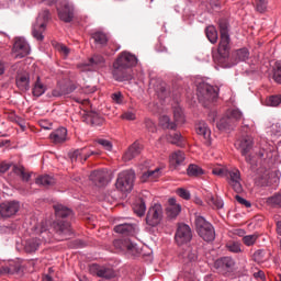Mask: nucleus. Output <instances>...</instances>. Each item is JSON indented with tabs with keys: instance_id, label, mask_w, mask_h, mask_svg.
Listing matches in <instances>:
<instances>
[{
	"instance_id": "1",
	"label": "nucleus",
	"mask_w": 281,
	"mask_h": 281,
	"mask_svg": "<svg viewBox=\"0 0 281 281\" xmlns=\"http://www.w3.org/2000/svg\"><path fill=\"white\" fill-rule=\"evenodd\" d=\"M235 147L243 157L245 161L252 167L258 166V159L271 158V151H273V146L265 143L260 146L259 151H256V156L249 155L254 148V137L250 135L243 136L235 143Z\"/></svg>"
},
{
	"instance_id": "2",
	"label": "nucleus",
	"mask_w": 281,
	"mask_h": 281,
	"mask_svg": "<svg viewBox=\"0 0 281 281\" xmlns=\"http://www.w3.org/2000/svg\"><path fill=\"white\" fill-rule=\"evenodd\" d=\"M137 65V57L128 52H123L116 57L112 65V77L119 82L133 79L131 67Z\"/></svg>"
},
{
	"instance_id": "3",
	"label": "nucleus",
	"mask_w": 281,
	"mask_h": 281,
	"mask_svg": "<svg viewBox=\"0 0 281 281\" xmlns=\"http://www.w3.org/2000/svg\"><path fill=\"white\" fill-rule=\"evenodd\" d=\"M220 27V43L217 53L220 56V63H224L225 59L229 58L231 49H232V40L229 35V24L227 21L222 20L218 23Z\"/></svg>"
},
{
	"instance_id": "4",
	"label": "nucleus",
	"mask_w": 281,
	"mask_h": 281,
	"mask_svg": "<svg viewBox=\"0 0 281 281\" xmlns=\"http://www.w3.org/2000/svg\"><path fill=\"white\" fill-rule=\"evenodd\" d=\"M196 95L203 106L209 108L210 103H213L218 98V89L203 82L198 85Z\"/></svg>"
},
{
	"instance_id": "5",
	"label": "nucleus",
	"mask_w": 281,
	"mask_h": 281,
	"mask_svg": "<svg viewBox=\"0 0 281 281\" xmlns=\"http://www.w3.org/2000/svg\"><path fill=\"white\" fill-rule=\"evenodd\" d=\"M195 229L198 235L205 241L210 243L215 240L216 233L211 223L205 220V217L195 218Z\"/></svg>"
},
{
	"instance_id": "6",
	"label": "nucleus",
	"mask_w": 281,
	"mask_h": 281,
	"mask_svg": "<svg viewBox=\"0 0 281 281\" xmlns=\"http://www.w3.org/2000/svg\"><path fill=\"white\" fill-rule=\"evenodd\" d=\"M135 181V171L130 169V170H124L119 173V178H116V190L123 192V193H128L133 190Z\"/></svg>"
},
{
	"instance_id": "7",
	"label": "nucleus",
	"mask_w": 281,
	"mask_h": 281,
	"mask_svg": "<svg viewBox=\"0 0 281 281\" xmlns=\"http://www.w3.org/2000/svg\"><path fill=\"white\" fill-rule=\"evenodd\" d=\"M50 19V13L48 10H44L42 13H40L36 23L33 25V36L37 41H43V32L45 31L46 27V22Z\"/></svg>"
},
{
	"instance_id": "8",
	"label": "nucleus",
	"mask_w": 281,
	"mask_h": 281,
	"mask_svg": "<svg viewBox=\"0 0 281 281\" xmlns=\"http://www.w3.org/2000/svg\"><path fill=\"white\" fill-rule=\"evenodd\" d=\"M164 216V209L161 204H153L149 206L146 214V224L148 226L155 227L160 224Z\"/></svg>"
},
{
	"instance_id": "9",
	"label": "nucleus",
	"mask_w": 281,
	"mask_h": 281,
	"mask_svg": "<svg viewBox=\"0 0 281 281\" xmlns=\"http://www.w3.org/2000/svg\"><path fill=\"white\" fill-rule=\"evenodd\" d=\"M193 238L192 229L186 224H179L175 233V241L178 246L190 243Z\"/></svg>"
},
{
	"instance_id": "10",
	"label": "nucleus",
	"mask_w": 281,
	"mask_h": 281,
	"mask_svg": "<svg viewBox=\"0 0 281 281\" xmlns=\"http://www.w3.org/2000/svg\"><path fill=\"white\" fill-rule=\"evenodd\" d=\"M225 177L228 184L236 193L240 194L244 192V187L241 183V172L239 169L227 170Z\"/></svg>"
},
{
	"instance_id": "11",
	"label": "nucleus",
	"mask_w": 281,
	"mask_h": 281,
	"mask_svg": "<svg viewBox=\"0 0 281 281\" xmlns=\"http://www.w3.org/2000/svg\"><path fill=\"white\" fill-rule=\"evenodd\" d=\"M179 259L183 265H192L198 261L199 254L196 246H188L179 251Z\"/></svg>"
},
{
	"instance_id": "12",
	"label": "nucleus",
	"mask_w": 281,
	"mask_h": 281,
	"mask_svg": "<svg viewBox=\"0 0 281 281\" xmlns=\"http://www.w3.org/2000/svg\"><path fill=\"white\" fill-rule=\"evenodd\" d=\"M14 58H25L30 54V46L22 37H16L12 48Z\"/></svg>"
},
{
	"instance_id": "13",
	"label": "nucleus",
	"mask_w": 281,
	"mask_h": 281,
	"mask_svg": "<svg viewBox=\"0 0 281 281\" xmlns=\"http://www.w3.org/2000/svg\"><path fill=\"white\" fill-rule=\"evenodd\" d=\"M20 210L19 202L12 201V202H3L0 204V215L4 218H9L13 215H15Z\"/></svg>"
},
{
	"instance_id": "14",
	"label": "nucleus",
	"mask_w": 281,
	"mask_h": 281,
	"mask_svg": "<svg viewBox=\"0 0 281 281\" xmlns=\"http://www.w3.org/2000/svg\"><path fill=\"white\" fill-rule=\"evenodd\" d=\"M85 150H86V148L76 149L74 151H70L69 157L71 159V162L87 161L91 156H100L101 155L100 150H92L89 154H85L83 153Z\"/></svg>"
},
{
	"instance_id": "15",
	"label": "nucleus",
	"mask_w": 281,
	"mask_h": 281,
	"mask_svg": "<svg viewBox=\"0 0 281 281\" xmlns=\"http://www.w3.org/2000/svg\"><path fill=\"white\" fill-rule=\"evenodd\" d=\"M57 11L59 19L66 23L71 22L75 16V9L68 2H65L60 7H58Z\"/></svg>"
},
{
	"instance_id": "16",
	"label": "nucleus",
	"mask_w": 281,
	"mask_h": 281,
	"mask_svg": "<svg viewBox=\"0 0 281 281\" xmlns=\"http://www.w3.org/2000/svg\"><path fill=\"white\" fill-rule=\"evenodd\" d=\"M90 272H91V274H97L98 277L104 278V279H108V280L115 277V273L112 269L104 268V267H101L99 265L90 266Z\"/></svg>"
},
{
	"instance_id": "17",
	"label": "nucleus",
	"mask_w": 281,
	"mask_h": 281,
	"mask_svg": "<svg viewBox=\"0 0 281 281\" xmlns=\"http://www.w3.org/2000/svg\"><path fill=\"white\" fill-rule=\"evenodd\" d=\"M142 150L143 145L139 144L138 142H134L132 145H130L127 151L123 154V160H125V162L133 160L134 158L140 155Z\"/></svg>"
},
{
	"instance_id": "18",
	"label": "nucleus",
	"mask_w": 281,
	"mask_h": 281,
	"mask_svg": "<svg viewBox=\"0 0 281 281\" xmlns=\"http://www.w3.org/2000/svg\"><path fill=\"white\" fill-rule=\"evenodd\" d=\"M195 132L199 136H202L203 139L205 140V145H211V135L212 132L207 125V123H205L204 121L199 122L195 125Z\"/></svg>"
},
{
	"instance_id": "19",
	"label": "nucleus",
	"mask_w": 281,
	"mask_h": 281,
	"mask_svg": "<svg viewBox=\"0 0 281 281\" xmlns=\"http://www.w3.org/2000/svg\"><path fill=\"white\" fill-rule=\"evenodd\" d=\"M90 180L97 187H104L108 182V172L105 170H94L90 175Z\"/></svg>"
},
{
	"instance_id": "20",
	"label": "nucleus",
	"mask_w": 281,
	"mask_h": 281,
	"mask_svg": "<svg viewBox=\"0 0 281 281\" xmlns=\"http://www.w3.org/2000/svg\"><path fill=\"white\" fill-rule=\"evenodd\" d=\"M117 244L121 245V249H123L128 256L136 257L139 254V249L131 239L116 241V245Z\"/></svg>"
},
{
	"instance_id": "21",
	"label": "nucleus",
	"mask_w": 281,
	"mask_h": 281,
	"mask_svg": "<svg viewBox=\"0 0 281 281\" xmlns=\"http://www.w3.org/2000/svg\"><path fill=\"white\" fill-rule=\"evenodd\" d=\"M35 233L38 235L41 244L49 243L52 239V234L48 232V225L46 222H43L38 227H35Z\"/></svg>"
},
{
	"instance_id": "22",
	"label": "nucleus",
	"mask_w": 281,
	"mask_h": 281,
	"mask_svg": "<svg viewBox=\"0 0 281 281\" xmlns=\"http://www.w3.org/2000/svg\"><path fill=\"white\" fill-rule=\"evenodd\" d=\"M186 160V154L182 150H176L169 156V165L177 169L179 166H182Z\"/></svg>"
},
{
	"instance_id": "23",
	"label": "nucleus",
	"mask_w": 281,
	"mask_h": 281,
	"mask_svg": "<svg viewBox=\"0 0 281 281\" xmlns=\"http://www.w3.org/2000/svg\"><path fill=\"white\" fill-rule=\"evenodd\" d=\"M181 212L180 204H177V200L175 198H169L168 206L166 209L167 216L169 218H176Z\"/></svg>"
},
{
	"instance_id": "24",
	"label": "nucleus",
	"mask_w": 281,
	"mask_h": 281,
	"mask_svg": "<svg viewBox=\"0 0 281 281\" xmlns=\"http://www.w3.org/2000/svg\"><path fill=\"white\" fill-rule=\"evenodd\" d=\"M234 266L235 260L229 257H223L214 262V268H216L220 272L232 269Z\"/></svg>"
},
{
	"instance_id": "25",
	"label": "nucleus",
	"mask_w": 281,
	"mask_h": 281,
	"mask_svg": "<svg viewBox=\"0 0 281 281\" xmlns=\"http://www.w3.org/2000/svg\"><path fill=\"white\" fill-rule=\"evenodd\" d=\"M167 140L172 144L176 145L178 147H183L186 145V139L182 136V134L180 132H171L167 135Z\"/></svg>"
},
{
	"instance_id": "26",
	"label": "nucleus",
	"mask_w": 281,
	"mask_h": 281,
	"mask_svg": "<svg viewBox=\"0 0 281 281\" xmlns=\"http://www.w3.org/2000/svg\"><path fill=\"white\" fill-rule=\"evenodd\" d=\"M114 232L123 236H134L135 226L133 224H121L114 226Z\"/></svg>"
},
{
	"instance_id": "27",
	"label": "nucleus",
	"mask_w": 281,
	"mask_h": 281,
	"mask_svg": "<svg viewBox=\"0 0 281 281\" xmlns=\"http://www.w3.org/2000/svg\"><path fill=\"white\" fill-rule=\"evenodd\" d=\"M67 137V130L65 127L57 128L50 134V139L54 144L65 143Z\"/></svg>"
},
{
	"instance_id": "28",
	"label": "nucleus",
	"mask_w": 281,
	"mask_h": 281,
	"mask_svg": "<svg viewBox=\"0 0 281 281\" xmlns=\"http://www.w3.org/2000/svg\"><path fill=\"white\" fill-rule=\"evenodd\" d=\"M159 177H160V168H155L154 170L148 169L147 171L142 173L140 181L153 182V181H156Z\"/></svg>"
},
{
	"instance_id": "29",
	"label": "nucleus",
	"mask_w": 281,
	"mask_h": 281,
	"mask_svg": "<svg viewBox=\"0 0 281 281\" xmlns=\"http://www.w3.org/2000/svg\"><path fill=\"white\" fill-rule=\"evenodd\" d=\"M16 87L23 92L30 90V76H29V74L25 72V74L18 75V77H16Z\"/></svg>"
},
{
	"instance_id": "30",
	"label": "nucleus",
	"mask_w": 281,
	"mask_h": 281,
	"mask_svg": "<svg viewBox=\"0 0 281 281\" xmlns=\"http://www.w3.org/2000/svg\"><path fill=\"white\" fill-rule=\"evenodd\" d=\"M235 122L232 117H228V115L223 116L217 123L216 127L218 131H229L234 128Z\"/></svg>"
},
{
	"instance_id": "31",
	"label": "nucleus",
	"mask_w": 281,
	"mask_h": 281,
	"mask_svg": "<svg viewBox=\"0 0 281 281\" xmlns=\"http://www.w3.org/2000/svg\"><path fill=\"white\" fill-rule=\"evenodd\" d=\"M54 229L59 234H69L71 232L70 224L64 222V220H56L54 223Z\"/></svg>"
},
{
	"instance_id": "32",
	"label": "nucleus",
	"mask_w": 281,
	"mask_h": 281,
	"mask_svg": "<svg viewBox=\"0 0 281 281\" xmlns=\"http://www.w3.org/2000/svg\"><path fill=\"white\" fill-rule=\"evenodd\" d=\"M249 56L250 53L247 48L238 49L232 54V58L235 59V65H237V63H245L248 60Z\"/></svg>"
},
{
	"instance_id": "33",
	"label": "nucleus",
	"mask_w": 281,
	"mask_h": 281,
	"mask_svg": "<svg viewBox=\"0 0 281 281\" xmlns=\"http://www.w3.org/2000/svg\"><path fill=\"white\" fill-rule=\"evenodd\" d=\"M55 183V178L49 175H42L36 178V184L42 186L44 188L53 187Z\"/></svg>"
},
{
	"instance_id": "34",
	"label": "nucleus",
	"mask_w": 281,
	"mask_h": 281,
	"mask_svg": "<svg viewBox=\"0 0 281 281\" xmlns=\"http://www.w3.org/2000/svg\"><path fill=\"white\" fill-rule=\"evenodd\" d=\"M54 210L57 218H66L72 214V211L63 204H54Z\"/></svg>"
},
{
	"instance_id": "35",
	"label": "nucleus",
	"mask_w": 281,
	"mask_h": 281,
	"mask_svg": "<svg viewBox=\"0 0 281 281\" xmlns=\"http://www.w3.org/2000/svg\"><path fill=\"white\" fill-rule=\"evenodd\" d=\"M12 171L21 178L22 181L29 182L32 173L26 171L23 166L13 165Z\"/></svg>"
},
{
	"instance_id": "36",
	"label": "nucleus",
	"mask_w": 281,
	"mask_h": 281,
	"mask_svg": "<svg viewBox=\"0 0 281 281\" xmlns=\"http://www.w3.org/2000/svg\"><path fill=\"white\" fill-rule=\"evenodd\" d=\"M91 37L94 40V42L97 44L101 45V47H105V45L109 42L108 34L104 32H101V31H97V32L92 33Z\"/></svg>"
},
{
	"instance_id": "37",
	"label": "nucleus",
	"mask_w": 281,
	"mask_h": 281,
	"mask_svg": "<svg viewBox=\"0 0 281 281\" xmlns=\"http://www.w3.org/2000/svg\"><path fill=\"white\" fill-rule=\"evenodd\" d=\"M46 92V86L42 83L41 78L37 77L32 89L33 97L41 98Z\"/></svg>"
},
{
	"instance_id": "38",
	"label": "nucleus",
	"mask_w": 281,
	"mask_h": 281,
	"mask_svg": "<svg viewBox=\"0 0 281 281\" xmlns=\"http://www.w3.org/2000/svg\"><path fill=\"white\" fill-rule=\"evenodd\" d=\"M41 244L42 243L40 238H32L26 240L24 249L26 252L32 254L40 248Z\"/></svg>"
},
{
	"instance_id": "39",
	"label": "nucleus",
	"mask_w": 281,
	"mask_h": 281,
	"mask_svg": "<svg viewBox=\"0 0 281 281\" xmlns=\"http://www.w3.org/2000/svg\"><path fill=\"white\" fill-rule=\"evenodd\" d=\"M205 35L211 43H213V44L217 43L218 32L215 26H213V25L207 26L205 29Z\"/></svg>"
},
{
	"instance_id": "40",
	"label": "nucleus",
	"mask_w": 281,
	"mask_h": 281,
	"mask_svg": "<svg viewBox=\"0 0 281 281\" xmlns=\"http://www.w3.org/2000/svg\"><path fill=\"white\" fill-rule=\"evenodd\" d=\"M159 124L165 130L175 131L177 128V124L171 122V120L168 115L160 116Z\"/></svg>"
},
{
	"instance_id": "41",
	"label": "nucleus",
	"mask_w": 281,
	"mask_h": 281,
	"mask_svg": "<svg viewBox=\"0 0 281 281\" xmlns=\"http://www.w3.org/2000/svg\"><path fill=\"white\" fill-rule=\"evenodd\" d=\"M187 175L189 177H200V176L204 175V170H203V168H201L200 166H198L195 164H190L187 168Z\"/></svg>"
},
{
	"instance_id": "42",
	"label": "nucleus",
	"mask_w": 281,
	"mask_h": 281,
	"mask_svg": "<svg viewBox=\"0 0 281 281\" xmlns=\"http://www.w3.org/2000/svg\"><path fill=\"white\" fill-rule=\"evenodd\" d=\"M173 121H175L176 126L182 125L186 122L183 111L180 106H176L173 109Z\"/></svg>"
},
{
	"instance_id": "43",
	"label": "nucleus",
	"mask_w": 281,
	"mask_h": 281,
	"mask_svg": "<svg viewBox=\"0 0 281 281\" xmlns=\"http://www.w3.org/2000/svg\"><path fill=\"white\" fill-rule=\"evenodd\" d=\"M207 204L216 209L224 206L223 200L221 198H214L212 193L207 194Z\"/></svg>"
},
{
	"instance_id": "44",
	"label": "nucleus",
	"mask_w": 281,
	"mask_h": 281,
	"mask_svg": "<svg viewBox=\"0 0 281 281\" xmlns=\"http://www.w3.org/2000/svg\"><path fill=\"white\" fill-rule=\"evenodd\" d=\"M146 212V202L144 200H138L136 204H134V213H136L137 216L142 217L145 215Z\"/></svg>"
},
{
	"instance_id": "45",
	"label": "nucleus",
	"mask_w": 281,
	"mask_h": 281,
	"mask_svg": "<svg viewBox=\"0 0 281 281\" xmlns=\"http://www.w3.org/2000/svg\"><path fill=\"white\" fill-rule=\"evenodd\" d=\"M267 204L271 207H281V193H276L267 200Z\"/></svg>"
},
{
	"instance_id": "46",
	"label": "nucleus",
	"mask_w": 281,
	"mask_h": 281,
	"mask_svg": "<svg viewBox=\"0 0 281 281\" xmlns=\"http://www.w3.org/2000/svg\"><path fill=\"white\" fill-rule=\"evenodd\" d=\"M90 65H91L92 67H97V68H99V67H104V65H105V59H104V57L101 56V55H94V56L90 59Z\"/></svg>"
},
{
	"instance_id": "47",
	"label": "nucleus",
	"mask_w": 281,
	"mask_h": 281,
	"mask_svg": "<svg viewBox=\"0 0 281 281\" xmlns=\"http://www.w3.org/2000/svg\"><path fill=\"white\" fill-rule=\"evenodd\" d=\"M226 248H227V250H229L231 252H234V254L243 252L241 244L238 243V241H229V243H227L226 244Z\"/></svg>"
},
{
	"instance_id": "48",
	"label": "nucleus",
	"mask_w": 281,
	"mask_h": 281,
	"mask_svg": "<svg viewBox=\"0 0 281 281\" xmlns=\"http://www.w3.org/2000/svg\"><path fill=\"white\" fill-rule=\"evenodd\" d=\"M76 89H77V86L75 83L61 85V94L64 98H66L69 94L74 93Z\"/></svg>"
},
{
	"instance_id": "49",
	"label": "nucleus",
	"mask_w": 281,
	"mask_h": 281,
	"mask_svg": "<svg viewBox=\"0 0 281 281\" xmlns=\"http://www.w3.org/2000/svg\"><path fill=\"white\" fill-rule=\"evenodd\" d=\"M227 116L234 122H238L243 119V112L239 109H233L227 113Z\"/></svg>"
},
{
	"instance_id": "50",
	"label": "nucleus",
	"mask_w": 281,
	"mask_h": 281,
	"mask_svg": "<svg viewBox=\"0 0 281 281\" xmlns=\"http://www.w3.org/2000/svg\"><path fill=\"white\" fill-rule=\"evenodd\" d=\"M257 240H258V235H256V234L244 236L241 239L243 244L248 247L256 245Z\"/></svg>"
},
{
	"instance_id": "51",
	"label": "nucleus",
	"mask_w": 281,
	"mask_h": 281,
	"mask_svg": "<svg viewBox=\"0 0 281 281\" xmlns=\"http://www.w3.org/2000/svg\"><path fill=\"white\" fill-rule=\"evenodd\" d=\"M273 80L281 85V61H277L274 64V70H273Z\"/></svg>"
},
{
	"instance_id": "52",
	"label": "nucleus",
	"mask_w": 281,
	"mask_h": 281,
	"mask_svg": "<svg viewBox=\"0 0 281 281\" xmlns=\"http://www.w3.org/2000/svg\"><path fill=\"white\" fill-rule=\"evenodd\" d=\"M266 103L268 106L278 108L281 104V95H271Z\"/></svg>"
},
{
	"instance_id": "53",
	"label": "nucleus",
	"mask_w": 281,
	"mask_h": 281,
	"mask_svg": "<svg viewBox=\"0 0 281 281\" xmlns=\"http://www.w3.org/2000/svg\"><path fill=\"white\" fill-rule=\"evenodd\" d=\"M10 120H11V122L18 124L22 132H25L26 124H25V121L22 117H20L18 115H11Z\"/></svg>"
},
{
	"instance_id": "54",
	"label": "nucleus",
	"mask_w": 281,
	"mask_h": 281,
	"mask_svg": "<svg viewBox=\"0 0 281 281\" xmlns=\"http://www.w3.org/2000/svg\"><path fill=\"white\" fill-rule=\"evenodd\" d=\"M144 125H145V128H146L149 133H156V132H157V125H156V123H155L153 120H150V119H145Z\"/></svg>"
},
{
	"instance_id": "55",
	"label": "nucleus",
	"mask_w": 281,
	"mask_h": 281,
	"mask_svg": "<svg viewBox=\"0 0 281 281\" xmlns=\"http://www.w3.org/2000/svg\"><path fill=\"white\" fill-rule=\"evenodd\" d=\"M97 143L99 145H101L106 151H112L113 149V144L111 143V140L105 139V138H99L97 140Z\"/></svg>"
},
{
	"instance_id": "56",
	"label": "nucleus",
	"mask_w": 281,
	"mask_h": 281,
	"mask_svg": "<svg viewBox=\"0 0 281 281\" xmlns=\"http://www.w3.org/2000/svg\"><path fill=\"white\" fill-rule=\"evenodd\" d=\"M227 171H228V169H226V168H224V167H214V168L212 169V173H213L214 176H218V177H226Z\"/></svg>"
},
{
	"instance_id": "57",
	"label": "nucleus",
	"mask_w": 281,
	"mask_h": 281,
	"mask_svg": "<svg viewBox=\"0 0 281 281\" xmlns=\"http://www.w3.org/2000/svg\"><path fill=\"white\" fill-rule=\"evenodd\" d=\"M267 3L268 0H256V9L260 13L265 12L267 10Z\"/></svg>"
},
{
	"instance_id": "58",
	"label": "nucleus",
	"mask_w": 281,
	"mask_h": 281,
	"mask_svg": "<svg viewBox=\"0 0 281 281\" xmlns=\"http://www.w3.org/2000/svg\"><path fill=\"white\" fill-rule=\"evenodd\" d=\"M177 194H178V196H180L184 200H190V198H191L190 191H188L187 189H183V188L177 189Z\"/></svg>"
},
{
	"instance_id": "59",
	"label": "nucleus",
	"mask_w": 281,
	"mask_h": 281,
	"mask_svg": "<svg viewBox=\"0 0 281 281\" xmlns=\"http://www.w3.org/2000/svg\"><path fill=\"white\" fill-rule=\"evenodd\" d=\"M7 267L10 269L9 271L11 274L18 273L21 269V266L14 261H11Z\"/></svg>"
},
{
	"instance_id": "60",
	"label": "nucleus",
	"mask_w": 281,
	"mask_h": 281,
	"mask_svg": "<svg viewBox=\"0 0 281 281\" xmlns=\"http://www.w3.org/2000/svg\"><path fill=\"white\" fill-rule=\"evenodd\" d=\"M112 101L116 104H122L124 101L122 92L112 93Z\"/></svg>"
},
{
	"instance_id": "61",
	"label": "nucleus",
	"mask_w": 281,
	"mask_h": 281,
	"mask_svg": "<svg viewBox=\"0 0 281 281\" xmlns=\"http://www.w3.org/2000/svg\"><path fill=\"white\" fill-rule=\"evenodd\" d=\"M235 200L245 207H251V202L245 200V198H241V195H235Z\"/></svg>"
},
{
	"instance_id": "62",
	"label": "nucleus",
	"mask_w": 281,
	"mask_h": 281,
	"mask_svg": "<svg viewBox=\"0 0 281 281\" xmlns=\"http://www.w3.org/2000/svg\"><path fill=\"white\" fill-rule=\"evenodd\" d=\"M121 117L125 121H135L136 114L132 111H127L121 115Z\"/></svg>"
},
{
	"instance_id": "63",
	"label": "nucleus",
	"mask_w": 281,
	"mask_h": 281,
	"mask_svg": "<svg viewBox=\"0 0 281 281\" xmlns=\"http://www.w3.org/2000/svg\"><path fill=\"white\" fill-rule=\"evenodd\" d=\"M52 95L54 98H64V94L61 92V85H58L52 92Z\"/></svg>"
},
{
	"instance_id": "64",
	"label": "nucleus",
	"mask_w": 281,
	"mask_h": 281,
	"mask_svg": "<svg viewBox=\"0 0 281 281\" xmlns=\"http://www.w3.org/2000/svg\"><path fill=\"white\" fill-rule=\"evenodd\" d=\"M58 52H60V54H64V56H67L70 50L67 46L61 44L58 46Z\"/></svg>"
}]
</instances>
